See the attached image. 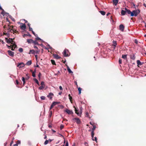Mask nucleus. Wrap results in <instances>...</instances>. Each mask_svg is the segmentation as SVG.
I'll return each instance as SVG.
<instances>
[{
    "mask_svg": "<svg viewBox=\"0 0 146 146\" xmlns=\"http://www.w3.org/2000/svg\"><path fill=\"white\" fill-rule=\"evenodd\" d=\"M32 76L34 77H36L35 73V72H33L32 73Z\"/></svg>",
    "mask_w": 146,
    "mask_h": 146,
    "instance_id": "nucleus-40",
    "label": "nucleus"
},
{
    "mask_svg": "<svg viewBox=\"0 0 146 146\" xmlns=\"http://www.w3.org/2000/svg\"><path fill=\"white\" fill-rule=\"evenodd\" d=\"M59 89L61 90H63V88H62V87L61 86H60Z\"/></svg>",
    "mask_w": 146,
    "mask_h": 146,
    "instance_id": "nucleus-53",
    "label": "nucleus"
},
{
    "mask_svg": "<svg viewBox=\"0 0 146 146\" xmlns=\"http://www.w3.org/2000/svg\"><path fill=\"white\" fill-rule=\"evenodd\" d=\"M53 55L54 57L56 59H59L60 58V57L57 54H54Z\"/></svg>",
    "mask_w": 146,
    "mask_h": 146,
    "instance_id": "nucleus-18",
    "label": "nucleus"
},
{
    "mask_svg": "<svg viewBox=\"0 0 146 146\" xmlns=\"http://www.w3.org/2000/svg\"><path fill=\"white\" fill-rule=\"evenodd\" d=\"M74 107L75 108V113L77 114L78 115H80V114L78 112V109H77V108L75 107V106H74Z\"/></svg>",
    "mask_w": 146,
    "mask_h": 146,
    "instance_id": "nucleus-19",
    "label": "nucleus"
},
{
    "mask_svg": "<svg viewBox=\"0 0 146 146\" xmlns=\"http://www.w3.org/2000/svg\"><path fill=\"white\" fill-rule=\"evenodd\" d=\"M124 9V10H122L121 11V14L122 15H124L126 14L127 13L128 14H130L131 11L129 10L128 9L126 8H125Z\"/></svg>",
    "mask_w": 146,
    "mask_h": 146,
    "instance_id": "nucleus-2",
    "label": "nucleus"
},
{
    "mask_svg": "<svg viewBox=\"0 0 146 146\" xmlns=\"http://www.w3.org/2000/svg\"><path fill=\"white\" fill-rule=\"evenodd\" d=\"M119 29L121 31H123L124 29V27L123 25L121 24L119 26Z\"/></svg>",
    "mask_w": 146,
    "mask_h": 146,
    "instance_id": "nucleus-11",
    "label": "nucleus"
},
{
    "mask_svg": "<svg viewBox=\"0 0 146 146\" xmlns=\"http://www.w3.org/2000/svg\"><path fill=\"white\" fill-rule=\"evenodd\" d=\"M113 44L112 45L114 46V49H115V47L117 45V42L116 41L113 40Z\"/></svg>",
    "mask_w": 146,
    "mask_h": 146,
    "instance_id": "nucleus-22",
    "label": "nucleus"
},
{
    "mask_svg": "<svg viewBox=\"0 0 146 146\" xmlns=\"http://www.w3.org/2000/svg\"><path fill=\"white\" fill-rule=\"evenodd\" d=\"M68 96L69 97V99L70 102L71 103H72V97L70 96V94H69Z\"/></svg>",
    "mask_w": 146,
    "mask_h": 146,
    "instance_id": "nucleus-33",
    "label": "nucleus"
},
{
    "mask_svg": "<svg viewBox=\"0 0 146 146\" xmlns=\"http://www.w3.org/2000/svg\"><path fill=\"white\" fill-rule=\"evenodd\" d=\"M140 13V11L138 9L137 10H133L132 11V12H131V13H130V14L131 15V17L133 16H137Z\"/></svg>",
    "mask_w": 146,
    "mask_h": 146,
    "instance_id": "nucleus-1",
    "label": "nucleus"
},
{
    "mask_svg": "<svg viewBox=\"0 0 146 146\" xmlns=\"http://www.w3.org/2000/svg\"><path fill=\"white\" fill-rule=\"evenodd\" d=\"M14 38L12 39L11 38H9V39L7 38H5V40L6 42L8 44L11 43V44H13L14 43H15V42L13 41V40L14 39Z\"/></svg>",
    "mask_w": 146,
    "mask_h": 146,
    "instance_id": "nucleus-3",
    "label": "nucleus"
},
{
    "mask_svg": "<svg viewBox=\"0 0 146 146\" xmlns=\"http://www.w3.org/2000/svg\"><path fill=\"white\" fill-rule=\"evenodd\" d=\"M52 111H50V113L49 114V118H50V117L52 116Z\"/></svg>",
    "mask_w": 146,
    "mask_h": 146,
    "instance_id": "nucleus-41",
    "label": "nucleus"
},
{
    "mask_svg": "<svg viewBox=\"0 0 146 146\" xmlns=\"http://www.w3.org/2000/svg\"><path fill=\"white\" fill-rule=\"evenodd\" d=\"M66 60L63 61V60H62V62L64 63H66Z\"/></svg>",
    "mask_w": 146,
    "mask_h": 146,
    "instance_id": "nucleus-62",
    "label": "nucleus"
},
{
    "mask_svg": "<svg viewBox=\"0 0 146 146\" xmlns=\"http://www.w3.org/2000/svg\"><path fill=\"white\" fill-rule=\"evenodd\" d=\"M64 127V126L63 125H61L60 126V129L61 130H62V129H63Z\"/></svg>",
    "mask_w": 146,
    "mask_h": 146,
    "instance_id": "nucleus-44",
    "label": "nucleus"
},
{
    "mask_svg": "<svg viewBox=\"0 0 146 146\" xmlns=\"http://www.w3.org/2000/svg\"><path fill=\"white\" fill-rule=\"evenodd\" d=\"M16 84L18 85L19 84V82L18 80H16Z\"/></svg>",
    "mask_w": 146,
    "mask_h": 146,
    "instance_id": "nucleus-58",
    "label": "nucleus"
},
{
    "mask_svg": "<svg viewBox=\"0 0 146 146\" xmlns=\"http://www.w3.org/2000/svg\"><path fill=\"white\" fill-rule=\"evenodd\" d=\"M75 82L76 85V86H77V87H78V85L77 83V82L76 81H75Z\"/></svg>",
    "mask_w": 146,
    "mask_h": 146,
    "instance_id": "nucleus-60",
    "label": "nucleus"
},
{
    "mask_svg": "<svg viewBox=\"0 0 146 146\" xmlns=\"http://www.w3.org/2000/svg\"><path fill=\"white\" fill-rule=\"evenodd\" d=\"M1 40V43H2V44H4L5 43V42H4L3 41V40Z\"/></svg>",
    "mask_w": 146,
    "mask_h": 146,
    "instance_id": "nucleus-61",
    "label": "nucleus"
},
{
    "mask_svg": "<svg viewBox=\"0 0 146 146\" xmlns=\"http://www.w3.org/2000/svg\"><path fill=\"white\" fill-rule=\"evenodd\" d=\"M14 33H16L17 34L19 33L18 31H17V30H15V29H14V32H13V34H14Z\"/></svg>",
    "mask_w": 146,
    "mask_h": 146,
    "instance_id": "nucleus-42",
    "label": "nucleus"
},
{
    "mask_svg": "<svg viewBox=\"0 0 146 146\" xmlns=\"http://www.w3.org/2000/svg\"><path fill=\"white\" fill-rule=\"evenodd\" d=\"M130 58L133 60H134L135 58V54L133 53L130 55Z\"/></svg>",
    "mask_w": 146,
    "mask_h": 146,
    "instance_id": "nucleus-14",
    "label": "nucleus"
},
{
    "mask_svg": "<svg viewBox=\"0 0 146 146\" xmlns=\"http://www.w3.org/2000/svg\"><path fill=\"white\" fill-rule=\"evenodd\" d=\"M63 54L64 56L67 57L69 56L70 53L68 50L65 49L64 51Z\"/></svg>",
    "mask_w": 146,
    "mask_h": 146,
    "instance_id": "nucleus-4",
    "label": "nucleus"
},
{
    "mask_svg": "<svg viewBox=\"0 0 146 146\" xmlns=\"http://www.w3.org/2000/svg\"><path fill=\"white\" fill-rule=\"evenodd\" d=\"M33 80L38 85H39V83L38 82V81L37 79H36V78H35L33 79Z\"/></svg>",
    "mask_w": 146,
    "mask_h": 146,
    "instance_id": "nucleus-31",
    "label": "nucleus"
},
{
    "mask_svg": "<svg viewBox=\"0 0 146 146\" xmlns=\"http://www.w3.org/2000/svg\"><path fill=\"white\" fill-rule=\"evenodd\" d=\"M112 1L113 5L116 6L117 5L119 1L118 0H112Z\"/></svg>",
    "mask_w": 146,
    "mask_h": 146,
    "instance_id": "nucleus-16",
    "label": "nucleus"
},
{
    "mask_svg": "<svg viewBox=\"0 0 146 146\" xmlns=\"http://www.w3.org/2000/svg\"><path fill=\"white\" fill-rule=\"evenodd\" d=\"M135 43H136V44H137V42H137V40H135Z\"/></svg>",
    "mask_w": 146,
    "mask_h": 146,
    "instance_id": "nucleus-64",
    "label": "nucleus"
},
{
    "mask_svg": "<svg viewBox=\"0 0 146 146\" xmlns=\"http://www.w3.org/2000/svg\"><path fill=\"white\" fill-rule=\"evenodd\" d=\"M6 46L9 48H11V46H12V45H11V46H9V45H8V44H6Z\"/></svg>",
    "mask_w": 146,
    "mask_h": 146,
    "instance_id": "nucleus-50",
    "label": "nucleus"
},
{
    "mask_svg": "<svg viewBox=\"0 0 146 146\" xmlns=\"http://www.w3.org/2000/svg\"><path fill=\"white\" fill-rule=\"evenodd\" d=\"M122 58L125 59H127V55H123L122 56Z\"/></svg>",
    "mask_w": 146,
    "mask_h": 146,
    "instance_id": "nucleus-28",
    "label": "nucleus"
},
{
    "mask_svg": "<svg viewBox=\"0 0 146 146\" xmlns=\"http://www.w3.org/2000/svg\"><path fill=\"white\" fill-rule=\"evenodd\" d=\"M93 139V141H96L97 140V138L96 137H95L94 138V139L93 138V137L92 138Z\"/></svg>",
    "mask_w": 146,
    "mask_h": 146,
    "instance_id": "nucleus-48",
    "label": "nucleus"
},
{
    "mask_svg": "<svg viewBox=\"0 0 146 146\" xmlns=\"http://www.w3.org/2000/svg\"><path fill=\"white\" fill-rule=\"evenodd\" d=\"M20 27V28L23 30H25L26 28V26L25 24H22V25Z\"/></svg>",
    "mask_w": 146,
    "mask_h": 146,
    "instance_id": "nucleus-17",
    "label": "nucleus"
},
{
    "mask_svg": "<svg viewBox=\"0 0 146 146\" xmlns=\"http://www.w3.org/2000/svg\"><path fill=\"white\" fill-rule=\"evenodd\" d=\"M65 146H68V141H66Z\"/></svg>",
    "mask_w": 146,
    "mask_h": 146,
    "instance_id": "nucleus-51",
    "label": "nucleus"
},
{
    "mask_svg": "<svg viewBox=\"0 0 146 146\" xmlns=\"http://www.w3.org/2000/svg\"><path fill=\"white\" fill-rule=\"evenodd\" d=\"M29 31H33V30H32V29L31 28V27H29Z\"/></svg>",
    "mask_w": 146,
    "mask_h": 146,
    "instance_id": "nucleus-54",
    "label": "nucleus"
},
{
    "mask_svg": "<svg viewBox=\"0 0 146 146\" xmlns=\"http://www.w3.org/2000/svg\"><path fill=\"white\" fill-rule=\"evenodd\" d=\"M73 120H75L76 121V123L78 124H80L81 123V121L80 119L78 118H74L73 119Z\"/></svg>",
    "mask_w": 146,
    "mask_h": 146,
    "instance_id": "nucleus-9",
    "label": "nucleus"
},
{
    "mask_svg": "<svg viewBox=\"0 0 146 146\" xmlns=\"http://www.w3.org/2000/svg\"><path fill=\"white\" fill-rule=\"evenodd\" d=\"M21 144V141L19 140H18L16 143L13 145V146H18V144Z\"/></svg>",
    "mask_w": 146,
    "mask_h": 146,
    "instance_id": "nucleus-21",
    "label": "nucleus"
},
{
    "mask_svg": "<svg viewBox=\"0 0 146 146\" xmlns=\"http://www.w3.org/2000/svg\"><path fill=\"white\" fill-rule=\"evenodd\" d=\"M119 64H121L122 63V60L121 59H119Z\"/></svg>",
    "mask_w": 146,
    "mask_h": 146,
    "instance_id": "nucleus-47",
    "label": "nucleus"
},
{
    "mask_svg": "<svg viewBox=\"0 0 146 146\" xmlns=\"http://www.w3.org/2000/svg\"><path fill=\"white\" fill-rule=\"evenodd\" d=\"M40 52V50H37L36 51H35V53H36V54H39V52Z\"/></svg>",
    "mask_w": 146,
    "mask_h": 146,
    "instance_id": "nucleus-38",
    "label": "nucleus"
},
{
    "mask_svg": "<svg viewBox=\"0 0 146 146\" xmlns=\"http://www.w3.org/2000/svg\"><path fill=\"white\" fill-rule=\"evenodd\" d=\"M137 65L138 66L139 65L141 66L142 65L143 63L141 62L139 60H138L137 61Z\"/></svg>",
    "mask_w": 146,
    "mask_h": 146,
    "instance_id": "nucleus-23",
    "label": "nucleus"
},
{
    "mask_svg": "<svg viewBox=\"0 0 146 146\" xmlns=\"http://www.w3.org/2000/svg\"><path fill=\"white\" fill-rule=\"evenodd\" d=\"M36 40H41V39L39 37H37L36 38Z\"/></svg>",
    "mask_w": 146,
    "mask_h": 146,
    "instance_id": "nucleus-46",
    "label": "nucleus"
},
{
    "mask_svg": "<svg viewBox=\"0 0 146 146\" xmlns=\"http://www.w3.org/2000/svg\"><path fill=\"white\" fill-rule=\"evenodd\" d=\"M8 53L9 56H11L13 57L14 55V52L11 50H9L8 51Z\"/></svg>",
    "mask_w": 146,
    "mask_h": 146,
    "instance_id": "nucleus-10",
    "label": "nucleus"
},
{
    "mask_svg": "<svg viewBox=\"0 0 146 146\" xmlns=\"http://www.w3.org/2000/svg\"><path fill=\"white\" fill-rule=\"evenodd\" d=\"M32 64V61L31 60H29L28 61L26 64V65L27 66H29L31 65Z\"/></svg>",
    "mask_w": 146,
    "mask_h": 146,
    "instance_id": "nucleus-26",
    "label": "nucleus"
},
{
    "mask_svg": "<svg viewBox=\"0 0 146 146\" xmlns=\"http://www.w3.org/2000/svg\"><path fill=\"white\" fill-rule=\"evenodd\" d=\"M66 66H67V70L69 73H73V72L70 69L69 67L67 64L66 65Z\"/></svg>",
    "mask_w": 146,
    "mask_h": 146,
    "instance_id": "nucleus-20",
    "label": "nucleus"
},
{
    "mask_svg": "<svg viewBox=\"0 0 146 146\" xmlns=\"http://www.w3.org/2000/svg\"><path fill=\"white\" fill-rule=\"evenodd\" d=\"M48 140H46L45 141L44 143V144L45 145H46L48 143Z\"/></svg>",
    "mask_w": 146,
    "mask_h": 146,
    "instance_id": "nucleus-39",
    "label": "nucleus"
},
{
    "mask_svg": "<svg viewBox=\"0 0 146 146\" xmlns=\"http://www.w3.org/2000/svg\"><path fill=\"white\" fill-rule=\"evenodd\" d=\"M35 57L36 58V60H37L38 58V56L37 55H35Z\"/></svg>",
    "mask_w": 146,
    "mask_h": 146,
    "instance_id": "nucleus-57",
    "label": "nucleus"
},
{
    "mask_svg": "<svg viewBox=\"0 0 146 146\" xmlns=\"http://www.w3.org/2000/svg\"><path fill=\"white\" fill-rule=\"evenodd\" d=\"M14 26H10L8 29H7L8 30V33H9V32H10L11 33H13L14 31Z\"/></svg>",
    "mask_w": 146,
    "mask_h": 146,
    "instance_id": "nucleus-5",
    "label": "nucleus"
},
{
    "mask_svg": "<svg viewBox=\"0 0 146 146\" xmlns=\"http://www.w3.org/2000/svg\"><path fill=\"white\" fill-rule=\"evenodd\" d=\"M31 53L34 54H35V51L33 49L30 50L29 54H31Z\"/></svg>",
    "mask_w": 146,
    "mask_h": 146,
    "instance_id": "nucleus-25",
    "label": "nucleus"
},
{
    "mask_svg": "<svg viewBox=\"0 0 146 146\" xmlns=\"http://www.w3.org/2000/svg\"><path fill=\"white\" fill-rule=\"evenodd\" d=\"M17 47V46L15 43H14L12 45L11 48L12 50H14V49Z\"/></svg>",
    "mask_w": 146,
    "mask_h": 146,
    "instance_id": "nucleus-12",
    "label": "nucleus"
},
{
    "mask_svg": "<svg viewBox=\"0 0 146 146\" xmlns=\"http://www.w3.org/2000/svg\"><path fill=\"white\" fill-rule=\"evenodd\" d=\"M19 51L20 52H23V48H20L19 49Z\"/></svg>",
    "mask_w": 146,
    "mask_h": 146,
    "instance_id": "nucleus-37",
    "label": "nucleus"
},
{
    "mask_svg": "<svg viewBox=\"0 0 146 146\" xmlns=\"http://www.w3.org/2000/svg\"><path fill=\"white\" fill-rule=\"evenodd\" d=\"M25 64L23 62L19 63L17 65V67H18L19 68H21L24 67Z\"/></svg>",
    "mask_w": 146,
    "mask_h": 146,
    "instance_id": "nucleus-7",
    "label": "nucleus"
},
{
    "mask_svg": "<svg viewBox=\"0 0 146 146\" xmlns=\"http://www.w3.org/2000/svg\"><path fill=\"white\" fill-rule=\"evenodd\" d=\"M51 62L52 64L53 65H56L55 62V61L54 60H51Z\"/></svg>",
    "mask_w": 146,
    "mask_h": 146,
    "instance_id": "nucleus-36",
    "label": "nucleus"
},
{
    "mask_svg": "<svg viewBox=\"0 0 146 146\" xmlns=\"http://www.w3.org/2000/svg\"><path fill=\"white\" fill-rule=\"evenodd\" d=\"M78 90L79 91V94H80L81 93V91L82 90V88L80 87H79L78 88Z\"/></svg>",
    "mask_w": 146,
    "mask_h": 146,
    "instance_id": "nucleus-34",
    "label": "nucleus"
},
{
    "mask_svg": "<svg viewBox=\"0 0 146 146\" xmlns=\"http://www.w3.org/2000/svg\"><path fill=\"white\" fill-rule=\"evenodd\" d=\"M27 41L28 43H32L33 40L31 39H27Z\"/></svg>",
    "mask_w": 146,
    "mask_h": 146,
    "instance_id": "nucleus-24",
    "label": "nucleus"
},
{
    "mask_svg": "<svg viewBox=\"0 0 146 146\" xmlns=\"http://www.w3.org/2000/svg\"><path fill=\"white\" fill-rule=\"evenodd\" d=\"M41 86L39 88V89L40 90L43 89L45 87V85L44 82H42L41 83Z\"/></svg>",
    "mask_w": 146,
    "mask_h": 146,
    "instance_id": "nucleus-6",
    "label": "nucleus"
},
{
    "mask_svg": "<svg viewBox=\"0 0 146 146\" xmlns=\"http://www.w3.org/2000/svg\"><path fill=\"white\" fill-rule=\"evenodd\" d=\"M65 111L68 114H71L73 113V112L72 110H70L67 109L65 110Z\"/></svg>",
    "mask_w": 146,
    "mask_h": 146,
    "instance_id": "nucleus-13",
    "label": "nucleus"
},
{
    "mask_svg": "<svg viewBox=\"0 0 146 146\" xmlns=\"http://www.w3.org/2000/svg\"><path fill=\"white\" fill-rule=\"evenodd\" d=\"M34 48H36L37 49H38V47L37 46H34Z\"/></svg>",
    "mask_w": 146,
    "mask_h": 146,
    "instance_id": "nucleus-63",
    "label": "nucleus"
},
{
    "mask_svg": "<svg viewBox=\"0 0 146 146\" xmlns=\"http://www.w3.org/2000/svg\"><path fill=\"white\" fill-rule=\"evenodd\" d=\"M25 79L27 80L28 79V78H26V79H25L24 77H22V81L23 82V85H24V84L25 83Z\"/></svg>",
    "mask_w": 146,
    "mask_h": 146,
    "instance_id": "nucleus-29",
    "label": "nucleus"
},
{
    "mask_svg": "<svg viewBox=\"0 0 146 146\" xmlns=\"http://www.w3.org/2000/svg\"><path fill=\"white\" fill-rule=\"evenodd\" d=\"M13 140H12L11 141V143H10V146H12V145L13 144Z\"/></svg>",
    "mask_w": 146,
    "mask_h": 146,
    "instance_id": "nucleus-55",
    "label": "nucleus"
},
{
    "mask_svg": "<svg viewBox=\"0 0 146 146\" xmlns=\"http://www.w3.org/2000/svg\"><path fill=\"white\" fill-rule=\"evenodd\" d=\"M60 104V102H54L52 103V104L54 105V106L55 105L57 104Z\"/></svg>",
    "mask_w": 146,
    "mask_h": 146,
    "instance_id": "nucleus-27",
    "label": "nucleus"
},
{
    "mask_svg": "<svg viewBox=\"0 0 146 146\" xmlns=\"http://www.w3.org/2000/svg\"><path fill=\"white\" fill-rule=\"evenodd\" d=\"M32 43H33L34 45H38V42L36 41L33 40Z\"/></svg>",
    "mask_w": 146,
    "mask_h": 146,
    "instance_id": "nucleus-35",
    "label": "nucleus"
},
{
    "mask_svg": "<svg viewBox=\"0 0 146 146\" xmlns=\"http://www.w3.org/2000/svg\"><path fill=\"white\" fill-rule=\"evenodd\" d=\"M41 99L42 100H44L45 99V97L44 96H42L40 97Z\"/></svg>",
    "mask_w": 146,
    "mask_h": 146,
    "instance_id": "nucleus-43",
    "label": "nucleus"
},
{
    "mask_svg": "<svg viewBox=\"0 0 146 146\" xmlns=\"http://www.w3.org/2000/svg\"><path fill=\"white\" fill-rule=\"evenodd\" d=\"M44 135V139H46L47 138V136L46 135H45V134Z\"/></svg>",
    "mask_w": 146,
    "mask_h": 146,
    "instance_id": "nucleus-59",
    "label": "nucleus"
},
{
    "mask_svg": "<svg viewBox=\"0 0 146 146\" xmlns=\"http://www.w3.org/2000/svg\"><path fill=\"white\" fill-rule=\"evenodd\" d=\"M54 106V105L52 104H51V106H50V110H51L53 107Z\"/></svg>",
    "mask_w": 146,
    "mask_h": 146,
    "instance_id": "nucleus-45",
    "label": "nucleus"
},
{
    "mask_svg": "<svg viewBox=\"0 0 146 146\" xmlns=\"http://www.w3.org/2000/svg\"><path fill=\"white\" fill-rule=\"evenodd\" d=\"M100 12L101 13V14L102 15H105L106 14V12L105 11H100Z\"/></svg>",
    "mask_w": 146,
    "mask_h": 146,
    "instance_id": "nucleus-32",
    "label": "nucleus"
},
{
    "mask_svg": "<svg viewBox=\"0 0 146 146\" xmlns=\"http://www.w3.org/2000/svg\"><path fill=\"white\" fill-rule=\"evenodd\" d=\"M9 33H3V35H7V36H8V34H9Z\"/></svg>",
    "mask_w": 146,
    "mask_h": 146,
    "instance_id": "nucleus-52",
    "label": "nucleus"
},
{
    "mask_svg": "<svg viewBox=\"0 0 146 146\" xmlns=\"http://www.w3.org/2000/svg\"><path fill=\"white\" fill-rule=\"evenodd\" d=\"M96 126L95 125H93V127L92 128V131L91 132V137H92V138H93L94 137V131L95 129L96 128Z\"/></svg>",
    "mask_w": 146,
    "mask_h": 146,
    "instance_id": "nucleus-8",
    "label": "nucleus"
},
{
    "mask_svg": "<svg viewBox=\"0 0 146 146\" xmlns=\"http://www.w3.org/2000/svg\"><path fill=\"white\" fill-rule=\"evenodd\" d=\"M41 75V74L40 73H40H39V74H38V77H39V78H40V77Z\"/></svg>",
    "mask_w": 146,
    "mask_h": 146,
    "instance_id": "nucleus-56",
    "label": "nucleus"
},
{
    "mask_svg": "<svg viewBox=\"0 0 146 146\" xmlns=\"http://www.w3.org/2000/svg\"><path fill=\"white\" fill-rule=\"evenodd\" d=\"M26 36H29L30 37H31V35L30 34H29V33H28L27 34H24L23 35V37H25Z\"/></svg>",
    "mask_w": 146,
    "mask_h": 146,
    "instance_id": "nucleus-30",
    "label": "nucleus"
},
{
    "mask_svg": "<svg viewBox=\"0 0 146 146\" xmlns=\"http://www.w3.org/2000/svg\"><path fill=\"white\" fill-rule=\"evenodd\" d=\"M54 95L52 93H50L47 96V97L50 98V100H51L52 98V96Z\"/></svg>",
    "mask_w": 146,
    "mask_h": 146,
    "instance_id": "nucleus-15",
    "label": "nucleus"
},
{
    "mask_svg": "<svg viewBox=\"0 0 146 146\" xmlns=\"http://www.w3.org/2000/svg\"><path fill=\"white\" fill-rule=\"evenodd\" d=\"M85 116L86 117H89V114L88 112H86V114Z\"/></svg>",
    "mask_w": 146,
    "mask_h": 146,
    "instance_id": "nucleus-49",
    "label": "nucleus"
}]
</instances>
